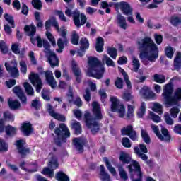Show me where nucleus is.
Wrapping results in <instances>:
<instances>
[{"mask_svg":"<svg viewBox=\"0 0 181 181\" xmlns=\"http://www.w3.org/2000/svg\"><path fill=\"white\" fill-rule=\"evenodd\" d=\"M139 45V50L140 51L139 57L144 66H148L149 62L155 63L158 59L159 49L151 39V37H146L137 42Z\"/></svg>","mask_w":181,"mask_h":181,"instance_id":"obj_1","label":"nucleus"},{"mask_svg":"<svg viewBox=\"0 0 181 181\" xmlns=\"http://www.w3.org/2000/svg\"><path fill=\"white\" fill-rule=\"evenodd\" d=\"M93 112L95 117L92 116L90 112H86L84 113V122L86 127L90 129L92 134L95 135L100 130V126L97 120H102L103 115L100 105L98 102H93Z\"/></svg>","mask_w":181,"mask_h":181,"instance_id":"obj_2","label":"nucleus"},{"mask_svg":"<svg viewBox=\"0 0 181 181\" xmlns=\"http://www.w3.org/2000/svg\"><path fill=\"white\" fill-rule=\"evenodd\" d=\"M174 85L168 82L164 86L162 93L163 102L165 106H173L181 102V88H177L174 92Z\"/></svg>","mask_w":181,"mask_h":181,"instance_id":"obj_3","label":"nucleus"},{"mask_svg":"<svg viewBox=\"0 0 181 181\" xmlns=\"http://www.w3.org/2000/svg\"><path fill=\"white\" fill-rule=\"evenodd\" d=\"M88 64L89 68H88V76H92L93 78H96V79H101L105 73V66L102 64L101 61L98 59V57H88Z\"/></svg>","mask_w":181,"mask_h":181,"instance_id":"obj_4","label":"nucleus"},{"mask_svg":"<svg viewBox=\"0 0 181 181\" xmlns=\"http://www.w3.org/2000/svg\"><path fill=\"white\" fill-rule=\"evenodd\" d=\"M53 141L57 147H62L64 143H67V139L71 137L69 127L65 123H60L58 127L54 129Z\"/></svg>","mask_w":181,"mask_h":181,"instance_id":"obj_5","label":"nucleus"},{"mask_svg":"<svg viewBox=\"0 0 181 181\" xmlns=\"http://www.w3.org/2000/svg\"><path fill=\"white\" fill-rule=\"evenodd\" d=\"M24 32H25L28 36L30 37V42L32 45L35 46L37 41V47L42 49L43 46V40L41 36H40V35H37L36 37H34L35 35L37 33V28L36 26H35V25H25V26L24 27Z\"/></svg>","mask_w":181,"mask_h":181,"instance_id":"obj_6","label":"nucleus"},{"mask_svg":"<svg viewBox=\"0 0 181 181\" xmlns=\"http://www.w3.org/2000/svg\"><path fill=\"white\" fill-rule=\"evenodd\" d=\"M129 172L130 173V177L132 181H142L143 180V172L141 168V165L139 161L132 160V164L128 165Z\"/></svg>","mask_w":181,"mask_h":181,"instance_id":"obj_7","label":"nucleus"},{"mask_svg":"<svg viewBox=\"0 0 181 181\" xmlns=\"http://www.w3.org/2000/svg\"><path fill=\"white\" fill-rule=\"evenodd\" d=\"M111 112H117L119 117H124L126 114V107L123 103H120L117 96H111Z\"/></svg>","mask_w":181,"mask_h":181,"instance_id":"obj_8","label":"nucleus"},{"mask_svg":"<svg viewBox=\"0 0 181 181\" xmlns=\"http://www.w3.org/2000/svg\"><path fill=\"white\" fill-rule=\"evenodd\" d=\"M72 146H74L78 154L84 153V148H90L89 143L85 137H74L72 139Z\"/></svg>","mask_w":181,"mask_h":181,"instance_id":"obj_9","label":"nucleus"},{"mask_svg":"<svg viewBox=\"0 0 181 181\" xmlns=\"http://www.w3.org/2000/svg\"><path fill=\"white\" fill-rule=\"evenodd\" d=\"M25 140L22 139L16 141V149L21 158H26L31 153L30 148L25 147Z\"/></svg>","mask_w":181,"mask_h":181,"instance_id":"obj_10","label":"nucleus"},{"mask_svg":"<svg viewBox=\"0 0 181 181\" xmlns=\"http://www.w3.org/2000/svg\"><path fill=\"white\" fill-rule=\"evenodd\" d=\"M59 166V164L58 162V158H57V157L52 156L48 163V167H45V168L42 170V173L44 175H48L50 177H53L54 174V169H57Z\"/></svg>","mask_w":181,"mask_h":181,"instance_id":"obj_11","label":"nucleus"},{"mask_svg":"<svg viewBox=\"0 0 181 181\" xmlns=\"http://www.w3.org/2000/svg\"><path fill=\"white\" fill-rule=\"evenodd\" d=\"M72 16L74 23L76 28H81V25L83 26L87 22L86 15L83 13H81L78 9L73 11Z\"/></svg>","mask_w":181,"mask_h":181,"instance_id":"obj_12","label":"nucleus"},{"mask_svg":"<svg viewBox=\"0 0 181 181\" xmlns=\"http://www.w3.org/2000/svg\"><path fill=\"white\" fill-rule=\"evenodd\" d=\"M29 79L33 86H35L36 91L40 92L43 86V82L39 74L31 72V74L29 75Z\"/></svg>","mask_w":181,"mask_h":181,"instance_id":"obj_13","label":"nucleus"},{"mask_svg":"<svg viewBox=\"0 0 181 181\" xmlns=\"http://www.w3.org/2000/svg\"><path fill=\"white\" fill-rule=\"evenodd\" d=\"M122 136H128L132 141H136L138 139L137 132L134 129L132 124H128L121 130Z\"/></svg>","mask_w":181,"mask_h":181,"instance_id":"obj_14","label":"nucleus"},{"mask_svg":"<svg viewBox=\"0 0 181 181\" xmlns=\"http://www.w3.org/2000/svg\"><path fill=\"white\" fill-rule=\"evenodd\" d=\"M116 8L118 9L120 8V11L122 12L124 15H132L133 13V8L131 6L129 2L125 1H121V2H118V4L116 5Z\"/></svg>","mask_w":181,"mask_h":181,"instance_id":"obj_15","label":"nucleus"},{"mask_svg":"<svg viewBox=\"0 0 181 181\" xmlns=\"http://www.w3.org/2000/svg\"><path fill=\"white\" fill-rule=\"evenodd\" d=\"M71 71L76 78V82L77 83H81L83 79V74L81 72V69L80 66H78L77 62L76 61H72L71 63Z\"/></svg>","mask_w":181,"mask_h":181,"instance_id":"obj_16","label":"nucleus"},{"mask_svg":"<svg viewBox=\"0 0 181 181\" xmlns=\"http://www.w3.org/2000/svg\"><path fill=\"white\" fill-rule=\"evenodd\" d=\"M13 92L16 93V96L21 100L22 105H27V95H25L24 90H23V89L21 88V86H14V88H13Z\"/></svg>","mask_w":181,"mask_h":181,"instance_id":"obj_17","label":"nucleus"},{"mask_svg":"<svg viewBox=\"0 0 181 181\" xmlns=\"http://www.w3.org/2000/svg\"><path fill=\"white\" fill-rule=\"evenodd\" d=\"M21 132L25 136L28 137L33 132V127L30 122H24L21 127Z\"/></svg>","mask_w":181,"mask_h":181,"instance_id":"obj_18","label":"nucleus"},{"mask_svg":"<svg viewBox=\"0 0 181 181\" xmlns=\"http://www.w3.org/2000/svg\"><path fill=\"white\" fill-rule=\"evenodd\" d=\"M47 110L52 117L59 120V122H66V116L64 115H61L60 113H56L53 109V106L51 103H48L47 105Z\"/></svg>","mask_w":181,"mask_h":181,"instance_id":"obj_19","label":"nucleus"},{"mask_svg":"<svg viewBox=\"0 0 181 181\" xmlns=\"http://www.w3.org/2000/svg\"><path fill=\"white\" fill-rule=\"evenodd\" d=\"M6 69L11 74V76L13 78H16L19 76V69L18 68V64L16 62L13 66L10 65L9 62H5Z\"/></svg>","mask_w":181,"mask_h":181,"instance_id":"obj_20","label":"nucleus"},{"mask_svg":"<svg viewBox=\"0 0 181 181\" xmlns=\"http://www.w3.org/2000/svg\"><path fill=\"white\" fill-rule=\"evenodd\" d=\"M45 77L47 83L51 86V88H54L57 86V81L53 75V72L49 69L45 71Z\"/></svg>","mask_w":181,"mask_h":181,"instance_id":"obj_21","label":"nucleus"},{"mask_svg":"<svg viewBox=\"0 0 181 181\" xmlns=\"http://www.w3.org/2000/svg\"><path fill=\"white\" fill-rule=\"evenodd\" d=\"M140 93L144 96V99H153L156 96V93H154L152 89L148 88V86H143L140 90Z\"/></svg>","mask_w":181,"mask_h":181,"instance_id":"obj_22","label":"nucleus"},{"mask_svg":"<svg viewBox=\"0 0 181 181\" xmlns=\"http://www.w3.org/2000/svg\"><path fill=\"white\" fill-rule=\"evenodd\" d=\"M119 160L122 162V165H131V162H132V158L128 153L125 151H121L119 157Z\"/></svg>","mask_w":181,"mask_h":181,"instance_id":"obj_23","label":"nucleus"},{"mask_svg":"<svg viewBox=\"0 0 181 181\" xmlns=\"http://www.w3.org/2000/svg\"><path fill=\"white\" fill-rule=\"evenodd\" d=\"M54 26L57 30H59V25L58 22L57 21V19L55 16H52L50 19H48V21H46L45 22V29L47 32H49L48 30L50 29L51 26Z\"/></svg>","mask_w":181,"mask_h":181,"instance_id":"obj_24","label":"nucleus"},{"mask_svg":"<svg viewBox=\"0 0 181 181\" xmlns=\"http://www.w3.org/2000/svg\"><path fill=\"white\" fill-rule=\"evenodd\" d=\"M48 62L51 67H56V66H59V59L54 52H50L48 57Z\"/></svg>","mask_w":181,"mask_h":181,"instance_id":"obj_25","label":"nucleus"},{"mask_svg":"<svg viewBox=\"0 0 181 181\" xmlns=\"http://www.w3.org/2000/svg\"><path fill=\"white\" fill-rule=\"evenodd\" d=\"M71 129L73 130L74 134H76L77 136L82 134V126L80 122H78L77 120H74V122L71 123Z\"/></svg>","mask_w":181,"mask_h":181,"instance_id":"obj_26","label":"nucleus"},{"mask_svg":"<svg viewBox=\"0 0 181 181\" xmlns=\"http://www.w3.org/2000/svg\"><path fill=\"white\" fill-rule=\"evenodd\" d=\"M80 50H82L83 56L86 50H88L90 47V42L87 37H81L79 41Z\"/></svg>","mask_w":181,"mask_h":181,"instance_id":"obj_27","label":"nucleus"},{"mask_svg":"<svg viewBox=\"0 0 181 181\" xmlns=\"http://www.w3.org/2000/svg\"><path fill=\"white\" fill-rule=\"evenodd\" d=\"M104 45H105V40L103 37H101L99 36L96 39V42L95 45V49L98 53H102L104 51Z\"/></svg>","mask_w":181,"mask_h":181,"instance_id":"obj_28","label":"nucleus"},{"mask_svg":"<svg viewBox=\"0 0 181 181\" xmlns=\"http://www.w3.org/2000/svg\"><path fill=\"white\" fill-rule=\"evenodd\" d=\"M175 70H181V52H177L173 61Z\"/></svg>","mask_w":181,"mask_h":181,"instance_id":"obj_29","label":"nucleus"},{"mask_svg":"<svg viewBox=\"0 0 181 181\" xmlns=\"http://www.w3.org/2000/svg\"><path fill=\"white\" fill-rule=\"evenodd\" d=\"M16 127H13L11 124H8L5 127V133L8 137H13L16 134Z\"/></svg>","mask_w":181,"mask_h":181,"instance_id":"obj_30","label":"nucleus"},{"mask_svg":"<svg viewBox=\"0 0 181 181\" xmlns=\"http://www.w3.org/2000/svg\"><path fill=\"white\" fill-rule=\"evenodd\" d=\"M56 179L58 181H70V177L63 170H59L56 173Z\"/></svg>","mask_w":181,"mask_h":181,"instance_id":"obj_31","label":"nucleus"},{"mask_svg":"<svg viewBox=\"0 0 181 181\" xmlns=\"http://www.w3.org/2000/svg\"><path fill=\"white\" fill-rule=\"evenodd\" d=\"M117 23L122 28V29L126 30L127 28V19L123 16V15H121V13H119L117 17Z\"/></svg>","mask_w":181,"mask_h":181,"instance_id":"obj_32","label":"nucleus"},{"mask_svg":"<svg viewBox=\"0 0 181 181\" xmlns=\"http://www.w3.org/2000/svg\"><path fill=\"white\" fill-rule=\"evenodd\" d=\"M80 36L78 33H77L76 30H74L72 32V35L71 37V43L74 46H78L79 45Z\"/></svg>","mask_w":181,"mask_h":181,"instance_id":"obj_33","label":"nucleus"},{"mask_svg":"<svg viewBox=\"0 0 181 181\" xmlns=\"http://www.w3.org/2000/svg\"><path fill=\"white\" fill-rule=\"evenodd\" d=\"M161 133L163 139H160V140L163 141H170L172 137L170 134H169V130H168V129H166L165 127H163L161 129Z\"/></svg>","mask_w":181,"mask_h":181,"instance_id":"obj_34","label":"nucleus"},{"mask_svg":"<svg viewBox=\"0 0 181 181\" xmlns=\"http://www.w3.org/2000/svg\"><path fill=\"white\" fill-rule=\"evenodd\" d=\"M134 117V107L132 105H128V109L126 115L127 120H132Z\"/></svg>","mask_w":181,"mask_h":181,"instance_id":"obj_35","label":"nucleus"},{"mask_svg":"<svg viewBox=\"0 0 181 181\" xmlns=\"http://www.w3.org/2000/svg\"><path fill=\"white\" fill-rule=\"evenodd\" d=\"M107 54L113 59L116 60L117 57L118 56V50L115 47H108L107 48Z\"/></svg>","mask_w":181,"mask_h":181,"instance_id":"obj_36","label":"nucleus"},{"mask_svg":"<svg viewBox=\"0 0 181 181\" xmlns=\"http://www.w3.org/2000/svg\"><path fill=\"white\" fill-rule=\"evenodd\" d=\"M141 138L143 139L144 143H146V144H150L151 140L148 132L142 129L141 132Z\"/></svg>","mask_w":181,"mask_h":181,"instance_id":"obj_37","label":"nucleus"},{"mask_svg":"<svg viewBox=\"0 0 181 181\" xmlns=\"http://www.w3.org/2000/svg\"><path fill=\"white\" fill-rule=\"evenodd\" d=\"M8 144L3 139H0V153H6L8 151Z\"/></svg>","mask_w":181,"mask_h":181,"instance_id":"obj_38","label":"nucleus"},{"mask_svg":"<svg viewBox=\"0 0 181 181\" xmlns=\"http://www.w3.org/2000/svg\"><path fill=\"white\" fill-rule=\"evenodd\" d=\"M8 105L11 109H13L16 110V109H19L21 106V102L18 100V99H16L15 100H9L8 101Z\"/></svg>","mask_w":181,"mask_h":181,"instance_id":"obj_39","label":"nucleus"},{"mask_svg":"<svg viewBox=\"0 0 181 181\" xmlns=\"http://www.w3.org/2000/svg\"><path fill=\"white\" fill-rule=\"evenodd\" d=\"M146 112V105L145 102H141V105L140 106V109L139 110V111L137 112V116L139 118H142L144 117L145 113Z\"/></svg>","mask_w":181,"mask_h":181,"instance_id":"obj_40","label":"nucleus"},{"mask_svg":"<svg viewBox=\"0 0 181 181\" xmlns=\"http://www.w3.org/2000/svg\"><path fill=\"white\" fill-rule=\"evenodd\" d=\"M170 22L173 26H179L181 23V18L180 16H173L170 17Z\"/></svg>","mask_w":181,"mask_h":181,"instance_id":"obj_41","label":"nucleus"},{"mask_svg":"<svg viewBox=\"0 0 181 181\" xmlns=\"http://www.w3.org/2000/svg\"><path fill=\"white\" fill-rule=\"evenodd\" d=\"M180 108L177 106V105H173V107H171L170 110V114L171 117H173L174 119H176L178 116V113H180Z\"/></svg>","mask_w":181,"mask_h":181,"instance_id":"obj_42","label":"nucleus"},{"mask_svg":"<svg viewBox=\"0 0 181 181\" xmlns=\"http://www.w3.org/2000/svg\"><path fill=\"white\" fill-rule=\"evenodd\" d=\"M23 85L27 95H34V89L29 82H24Z\"/></svg>","mask_w":181,"mask_h":181,"instance_id":"obj_43","label":"nucleus"},{"mask_svg":"<svg viewBox=\"0 0 181 181\" xmlns=\"http://www.w3.org/2000/svg\"><path fill=\"white\" fill-rule=\"evenodd\" d=\"M165 56H166V57H168V59H173V57L175 54L173 47H172V46H168L167 47H165Z\"/></svg>","mask_w":181,"mask_h":181,"instance_id":"obj_44","label":"nucleus"},{"mask_svg":"<svg viewBox=\"0 0 181 181\" xmlns=\"http://www.w3.org/2000/svg\"><path fill=\"white\" fill-rule=\"evenodd\" d=\"M103 62H105L106 65L108 67H115V62H114L113 59H110V57H108L107 54H104L103 58Z\"/></svg>","mask_w":181,"mask_h":181,"instance_id":"obj_45","label":"nucleus"},{"mask_svg":"<svg viewBox=\"0 0 181 181\" xmlns=\"http://www.w3.org/2000/svg\"><path fill=\"white\" fill-rule=\"evenodd\" d=\"M165 0H153V3L149 4L147 6L148 9H156L158 8V5L162 4Z\"/></svg>","mask_w":181,"mask_h":181,"instance_id":"obj_46","label":"nucleus"},{"mask_svg":"<svg viewBox=\"0 0 181 181\" xmlns=\"http://www.w3.org/2000/svg\"><path fill=\"white\" fill-rule=\"evenodd\" d=\"M25 165H26V163H25V161H23L19 165V167L21 168V169H23V170H28V172H36L38 169V165H37V163H33L32 165H33V166H35V168H33V170H27V168H25Z\"/></svg>","mask_w":181,"mask_h":181,"instance_id":"obj_47","label":"nucleus"},{"mask_svg":"<svg viewBox=\"0 0 181 181\" xmlns=\"http://www.w3.org/2000/svg\"><path fill=\"white\" fill-rule=\"evenodd\" d=\"M132 64H133V70L134 72H138L141 67V62L139 59H136V57H134L132 59Z\"/></svg>","mask_w":181,"mask_h":181,"instance_id":"obj_48","label":"nucleus"},{"mask_svg":"<svg viewBox=\"0 0 181 181\" xmlns=\"http://www.w3.org/2000/svg\"><path fill=\"white\" fill-rule=\"evenodd\" d=\"M118 170L121 179H123L124 180H127L129 176L124 168H123L122 165H119Z\"/></svg>","mask_w":181,"mask_h":181,"instance_id":"obj_49","label":"nucleus"},{"mask_svg":"<svg viewBox=\"0 0 181 181\" xmlns=\"http://www.w3.org/2000/svg\"><path fill=\"white\" fill-rule=\"evenodd\" d=\"M104 161L105 163V165L107 168V169L112 173H116L117 170H115V167H112L111 163H110L108 158L107 157L104 158Z\"/></svg>","mask_w":181,"mask_h":181,"instance_id":"obj_50","label":"nucleus"},{"mask_svg":"<svg viewBox=\"0 0 181 181\" xmlns=\"http://www.w3.org/2000/svg\"><path fill=\"white\" fill-rule=\"evenodd\" d=\"M154 81L158 82V83H163L165 82V75H160L159 74H155L154 75Z\"/></svg>","mask_w":181,"mask_h":181,"instance_id":"obj_51","label":"nucleus"},{"mask_svg":"<svg viewBox=\"0 0 181 181\" xmlns=\"http://www.w3.org/2000/svg\"><path fill=\"white\" fill-rule=\"evenodd\" d=\"M122 144L125 148H131L132 147L131 140H129V137H123L122 139Z\"/></svg>","mask_w":181,"mask_h":181,"instance_id":"obj_52","label":"nucleus"},{"mask_svg":"<svg viewBox=\"0 0 181 181\" xmlns=\"http://www.w3.org/2000/svg\"><path fill=\"white\" fill-rule=\"evenodd\" d=\"M134 151L135 154L139 156V157L140 158H141V160H147V158H148L147 156H146V154H142L141 149L139 147H137V146L134 147Z\"/></svg>","mask_w":181,"mask_h":181,"instance_id":"obj_53","label":"nucleus"},{"mask_svg":"<svg viewBox=\"0 0 181 181\" xmlns=\"http://www.w3.org/2000/svg\"><path fill=\"white\" fill-rule=\"evenodd\" d=\"M46 36H47L48 40H49V42L52 43L53 47H56L57 43L55 41V37H54V36H53V35L51 33V32H46Z\"/></svg>","mask_w":181,"mask_h":181,"instance_id":"obj_54","label":"nucleus"},{"mask_svg":"<svg viewBox=\"0 0 181 181\" xmlns=\"http://www.w3.org/2000/svg\"><path fill=\"white\" fill-rule=\"evenodd\" d=\"M4 18L10 25H11L12 28H15V21L13 19V16L9 15L8 13H5Z\"/></svg>","mask_w":181,"mask_h":181,"instance_id":"obj_55","label":"nucleus"},{"mask_svg":"<svg viewBox=\"0 0 181 181\" xmlns=\"http://www.w3.org/2000/svg\"><path fill=\"white\" fill-rule=\"evenodd\" d=\"M153 110L154 112H157L159 115H162L163 113V108L160 103H154Z\"/></svg>","mask_w":181,"mask_h":181,"instance_id":"obj_56","label":"nucleus"},{"mask_svg":"<svg viewBox=\"0 0 181 181\" xmlns=\"http://www.w3.org/2000/svg\"><path fill=\"white\" fill-rule=\"evenodd\" d=\"M32 5L35 9H42L43 5L41 0H32Z\"/></svg>","mask_w":181,"mask_h":181,"instance_id":"obj_57","label":"nucleus"},{"mask_svg":"<svg viewBox=\"0 0 181 181\" xmlns=\"http://www.w3.org/2000/svg\"><path fill=\"white\" fill-rule=\"evenodd\" d=\"M4 118L6 120H11V122H14L15 116L11 112H4Z\"/></svg>","mask_w":181,"mask_h":181,"instance_id":"obj_58","label":"nucleus"},{"mask_svg":"<svg viewBox=\"0 0 181 181\" xmlns=\"http://www.w3.org/2000/svg\"><path fill=\"white\" fill-rule=\"evenodd\" d=\"M20 70L22 74H27L28 71V65L25 61H21L20 62Z\"/></svg>","mask_w":181,"mask_h":181,"instance_id":"obj_59","label":"nucleus"},{"mask_svg":"<svg viewBox=\"0 0 181 181\" xmlns=\"http://www.w3.org/2000/svg\"><path fill=\"white\" fill-rule=\"evenodd\" d=\"M115 83L117 88H118L119 89H122L124 86V81L122 78H119V76H117Z\"/></svg>","mask_w":181,"mask_h":181,"instance_id":"obj_60","label":"nucleus"},{"mask_svg":"<svg viewBox=\"0 0 181 181\" xmlns=\"http://www.w3.org/2000/svg\"><path fill=\"white\" fill-rule=\"evenodd\" d=\"M0 49L1 50V53L3 54H7V53L8 52V46L6 45L5 42L1 41L0 42Z\"/></svg>","mask_w":181,"mask_h":181,"instance_id":"obj_61","label":"nucleus"},{"mask_svg":"<svg viewBox=\"0 0 181 181\" xmlns=\"http://www.w3.org/2000/svg\"><path fill=\"white\" fill-rule=\"evenodd\" d=\"M31 106L38 110L41 107V103L38 99H33L31 102Z\"/></svg>","mask_w":181,"mask_h":181,"instance_id":"obj_62","label":"nucleus"},{"mask_svg":"<svg viewBox=\"0 0 181 181\" xmlns=\"http://www.w3.org/2000/svg\"><path fill=\"white\" fill-rule=\"evenodd\" d=\"M85 92L86 93L83 95V98L86 102H90L91 100L90 90L89 88H86Z\"/></svg>","mask_w":181,"mask_h":181,"instance_id":"obj_63","label":"nucleus"},{"mask_svg":"<svg viewBox=\"0 0 181 181\" xmlns=\"http://www.w3.org/2000/svg\"><path fill=\"white\" fill-rule=\"evenodd\" d=\"M150 116L151 119L155 122V123H159L161 120L160 116H158V115H156L154 112H150Z\"/></svg>","mask_w":181,"mask_h":181,"instance_id":"obj_64","label":"nucleus"}]
</instances>
